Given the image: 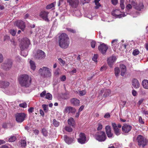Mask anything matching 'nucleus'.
Segmentation results:
<instances>
[{"mask_svg": "<svg viewBox=\"0 0 148 148\" xmlns=\"http://www.w3.org/2000/svg\"><path fill=\"white\" fill-rule=\"evenodd\" d=\"M18 81L22 86L28 87L31 83V79L27 74H23L20 75L18 77Z\"/></svg>", "mask_w": 148, "mask_h": 148, "instance_id": "nucleus-1", "label": "nucleus"}, {"mask_svg": "<svg viewBox=\"0 0 148 148\" xmlns=\"http://www.w3.org/2000/svg\"><path fill=\"white\" fill-rule=\"evenodd\" d=\"M59 45L63 49L67 48L69 44V38L65 34L62 33L59 36L58 39Z\"/></svg>", "mask_w": 148, "mask_h": 148, "instance_id": "nucleus-2", "label": "nucleus"}, {"mask_svg": "<svg viewBox=\"0 0 148 148\" xmlns=\"http://www.w3.org/2000/svg\"><path fill=\"white\" fill-rule=\"evenodd\" d=\"M51 69L47 67H43L39 69L38 73L43 77H51Z\"/></svg>", "mask_w": 148, "mask_h": 148, "instance_id": "nucleus-3", "label": "nucleus"}, {"mask_svg": "<svg viewBox=\"0 0 148 148\" xmlns=\"http://www.w3.org/2000/svg\"><path fill=\"white\" fill-rule=\"evenodd\" d=\"M136 141L138 143V145L140 147H144L147 144L148 140L147 138L141 135L137 136Z\"/></svg>", "mask_w": 148, "mask_h": 148, "instance_id": "nucleus-4", "label": "nucleus"}, {"mask_svg": "<svg viewBox=\"0 0 148 148\" xmlns=\"http://www.w3.org/2000/svg\"><path fill=\"white\" fill-rule=\"evenodd\" d=\"M107 138L105 132L101 131L97 133L95 135V138L99 142H103Z\"/></svg>", "mask_w": 148, "mask_h": 148, "instance_id": "nucleus-5", "label": "nucleus"}, {"mask_svg": "<svg viewBox=\"0 0 148 148\" xmlns=\"http://www.w3.org/2000/svg\"><path fill=\"white\" fill-rule=\"evenodd\" d=\"M12 66V62L11 59H7L1 65L2 68L5 70H9Z\"/></svg>", "mask_w": 148, "mask_h": 148, "instance_id": "nucleus-6", "label": "nucleus"}, {"mask_svg": "<svg viewBox=\"0 0 148 148\" xmlns=\"http://www.w3.org/2000/svg\"><path fill=\"white\" fill-rule=\"evenodd\" d=\"M30 44L29 40L27 38H23L21 40L20 47L22 50L27 48Z\"/></svg>", "mask_w": 148, "mask_h": 148, "instance_id": "nucleus-7", "label": "nucleus"}, {"mask_svg": "<svg viewBox=\"0 0 148 148\" xmlns=\"http://www.w3.org/2000/svg\"><path fill=\"white\" fill-rule=\"evenodd\" d=\"M16 121L18 123H21L25 120V115L23 113H17L15 115Z\"/></svg>", "mask_w": 148, "mask_h": 148, "instance_id": "nucleus-8", "label": "nucleus"}, {"mask_svg": "<svg viewBox=\"0 0 148 148\" xmlns=\"http://www.w3.org/2000/svg\"><path fill=\"white\" fill-rule=\"evenodd\" d=\"M45 57V53L41 50H38L36 54L35 55L36 58L39 60L44 59Z\"/></svg>", "mask_w": 148, "mask_h": 148, "instance_id": "nucleus-9", "label": "nucleus"}, {"mask_svg": "<svg viewBox=\"0 0 148 148\" xmlns=\"http://www.w3.org/2000/svg\"><path fill=\"white\" fill-rule=\"evenodd\" d=\"M98 49L102 54L105 53L108 49L107 45L104 43H101L99 46Z\"/></svg>", "mask_w": 148, "mask_h": 148, "instance_id": "nucleus-10", "label": "nucleus"}, {"mask_svg": "<svg viewBox=\"0 0 148 148\" xmlns=\"http://www.w3.org/2000/svg\"><path fill=\"white\" fill-rule=\"evenodd\" d=\"M14 25L19 27L22 31H23L25 27V23L21 20H18L16 21L14 23Z\"/></svg>", "mask_w": 148, "mask_h": 148, "instance_id": "nucleus-11", "label": "nucleus"}, {"mask_svg": "<svg viewBox=\"0 0 148 148\" xmlns=\"http://www.w3.org/2000/svg\"><path fill=\"white\" fill-rule=\"evenodd\" d=\"M48 12L45 11H41L39 14V16L44 21L47 22H49V20L48 18Z\"/></svg>", "mask_w": 148, "mask_h": 148, "instance_id": "nucleus-12", "label": "nucleus"}, {"mask_svg": "<svg viewBox=\"0 0 148 148\" xmlns=\"http://www.w3.org/2000/svg\"><path fill=\"white\" fill-rule=\"evenodd\" d=\"M111 92V90L109 89L102 90L100 91L99 96H101L103 94V97H106L109 96Z\"/></svg>", "mask_w": 148, "mask_h": 148, "instance_id": "nucleus-13", "label": "nucleus"}, {"mask_svg": "<svg viewBox=\"0 0 148 148\" xmlns=\"http://www.w3.org/2000/svg\"><path fill=\"white\" fill-rule=\"evenodd\" d=\"M132 4L134 9L138 10L140 11L143 8L144 6L142 3L137 4L135 2L133 1L132 2Z\"/></svg>", "mask_w": 148, "mask_h": 148, "instance_id": "nucleus-14", "label": "nucleus"}, {"mask_svg": "<svg viewBox=\"0 0 148 148\" xmlns=\"http://www.w3.org/2000/svg\"><path fill=\"white\" fill-rule=\"evenodd\" d=\"M67 1L70 5L74 8H77L79 3V0H67Z\"/></svg>", "mask_w": 148, "mask_h": 148, "instance_id": "nucleus-15", "label": "nucleus"}, {"mask_svg": "<svg viewBox=\"0 0 148 148\" xmlns=\"http://www.w3.org/2000/svg\"><path fill=\"white\" fill-rule=\"evenodd\" d=\"M79 136V137L78 139V142L81 144L85 143L86 141V137L85 134L82 133H80Z\"/></svg>", "mask_w": 148, "mask_h": 148, "instance_id": "nucleus-16", "label": "nucleus"}, {"mask_svg": "<svg viewBox=\"0 0 148 148\" xmlns=\"http://www.w3.org/2000/svg\"><path fill=\"white\" fill-rule=\"evenodd\" d=\"M121 12L118 10H115L112 12V15L116 18H120L125 16V14H120Z\"/></svg>", "mask_w": 148, "mask_h": 148, "instance_id": "nucleus-17", "label": "nucleus"}, {"mask_svg": "<svg viewBox=\"0 0 148 148\" xmlns=\"http://www.w3.org/2000/svg\"><path fill=\"white\" fill-rule=\"evenodd\" d=\"M76 111V110L73 107L69 106L66 107L65 108L64 112L65 113H75Z\"/></svg>", "mask_w": 148, "mask_h": 148, "instance_id": "nucleus-18", "label": "nucleus"}, {"mask_svg": "<svg viewBox=\"0 0 148 148\" xmlns=\"http://www.w3.org/2000/svg\"><path fill=\"white\" fill-rule=\"evenodd\" d=\"M116 60V57L114 56H112L108 59V64L110 67H112L113 64L115 62Z\"/></svg>", "mask_w": 148, "mask_h": 148, "instance_id": "nucleus-19", "label": "nucleus"}, {"mask_svg": "<svg viewBox=\"0 0 148 148\" xmlns=\"http://www.w3.org/2000/svg\"><path fill=\"white\" fill-rule=\"evenodd\" d=\"M112 48L115 51L119 47V42L117 39L113 40L112 42Z\"/></svg>", "mask_w": 148, "mask_h": 148, "instance_id": "nucleus-20", "label": "nucleus"}, {"mask_svg": "<svg viewBox=\"0 0 148 148\" xmlns=\"http://www.w3.org/2000/svg\"><path fill=\"white\" fill-rule=\"evenodd\" d=\"M112 127L115 134L118 136L120 134V130L119 129L115 123H112Z\"/></svg>", "mask_w": 148, "mask_h": 148, "instance_id": "nucleus-21", "label": "nucleus"}, {"mask_svg": "<svg viewBox=\"0 0 148 148\" xmlns=\"http://www.w3.org/2000/svg\"><path fill=\"white\" fill-rule=\"evenodd\" d=\"M132 128L131 126L129 125H124L122 127L123 131L125 133H128L130 131Z\"/></svg>", "mask_w": 148, "mask_h": 148, "instance_id": "nucleus-22", "label": "nucleus"}, {"mask_svg": "<svg viewBox=\"0 0 148 148\" xmlns=\"http://www.w3.org/2000/svg\"><path fill=\"white\" fill-rule=\"evenodd\" d=\"M132 86L135 88H139L140 84L137 79H133L132 80Z\"/></svg>", "mask_w": 148, "mask_h": 148, "instance_id": "nucleus-23", "label": "nucleus"}, {"mask_svg": "<svg viewBox=\"0 0 148 148\" xmlns=\"http://www.w3.org/2000/svg\"><path fill=\"white\" fill-rule=\"evenodd\" d=\"M120 68L121 69V75L123 76L126 71V66L124 64H122L120 65Z\"/></svg>", "mask_w": 148, "mask_h": 148, "instance_id": "nucleus-24", "label": "nucleus"}, {"mask_svg": "<svg viewBox=\"0 0 148 148\" xmlns=\"http://www.w3.org/2000/svg\"><path fill=\"white\" fill-rule=\"evenodd\" d=\"M64 138L65 142L68 144H71L74 141L73 138L69 137L66 136H64Z\"/></svg>", "mask_w": 148, "mask_h": 148, "instance_id": "nucleus-25", "label": "nucleus"}, {"mask_svg": "<svg viewBox=\"0 0 148 148\" xmlns=\"http://www.w3.org/2000/svg\"><path fill=\"white\" fill-rule=\"evenodd\" d=\"M71 103L74 106H78L79 105V100L76 98H73L71 99Z\"/></svg>", "mask_w": 148, "mask_h": 148, "instance_id": "nucleus-26", "label": "nucleus"}, {"mask_svg": "<svg viewBox=\"0 0 148 148\" xmlns=\"http://www.w3.org/2000/svg\"><path fill=\"white\" fill-rule=\"evenodd\" d=\"M142 85L143 87L147 89H148V80L144 79L142 82Z\"/></svg>", "mask_w": 148, "mask_h": 148, "instance_id": "nucleus-27", "label": "nucleus"}, {"mask_svg": "<svg viewBox=\"0 0 148 148\" xmlns=\"http://www.w3.org/2000/svg\"><path fill=\"white\" fill-rule=\"evenodd\" d=\"M68 123L69 125L72 127L74 126L75 125V122L73 118H70L68 120Z\"/></svg>", "mask_w": 148, "mask_h": 148, "instance_id": "nucleus-28", "label": "nucleus"}, {"mask_svg": "<svg viewBox=\"0 0 148 148\" xmlns=\"http://www.w3.org/2000/svg\"><path fill=\"white\" fill-rule=\"evenodd\" d=\"M30 67L31 69L33 71L35 70L36 66L35 62L32 60L29 61Z\"/></svg>", "mask_w": 148, "mask_h": 148, "instance_id": "nucleus-29", "label": "nucleus"}, {"mask_svg": "<svg viewBox=\"0 0 148 148\" xmlns=\"http://www.w3.org/2000/svg\"><path fill=\"white\" fill-rule=\"evenodd\" d=\"M1 84L2 86V87L4 88L8 86L10 84V83L9 82L6 81L1 82Z\"/></svg>", "mask_w": 148, "mask_h": 148, "instance_id": "nucleus-30", "label": "nucleus"}, {"mask_svg": "<svg viewBox=\"0 0 148 148\" xmlns=\"http://www.w3.org/2000/svg\"><path fill=\"white\" fill-rule=\"evenodd\" d=\"M100 0H95V2L96 6L95 7L96 9H98L99 7L101 6V4L99 3Z\"/></svg>", "mask_w": 148, "mask_h": 148, "instance_id": "nucleus-31", "label": "nucleus"}, {"mask_svg": "<svg viewBox=\"0 0 148 148\" xmlns=\"http://www.w3.org/2000/svg\"><path fill=\"white\" fill-rule=\"evenodd\" d=\"M43 110L45 112H47L49 110L48 105L45 104H43L42 106Z\"/></svg>", "mask_w": 148, "mask_h": 148, "instance_id": "nucleus-32", "label": "nucleus"}, {"mask_svg": "<svg viewBox=\"0 0 148 148\" xmlns=\"http://www.w3.org/2000/svg\"><path fill=\"white\" fill-rule=\"evenodd\" d=\"M53 124L55 127H58L59 126L60 123L56 119H54L53 120Z\"/></svg>", "mask_w": 148, "mask_h": 148, "instance_id": "nucleus-33", "label": "nucleus"}, {"mask_svg": "<svg viewBox=\"0 0 148 148\" xmlns=\"http://www.w3.org/2000/svg\"><path fill=\"white\" fill-rule=\"evenodd\" d=\"M56 5V2H54L48 5L46 7V9H50L54 7Z\"/></svg>", "mask_w": 148, "mask_h": 148, "instance_id": "nucleus-34", "label": "nucleus"}, {"mask_svg": "<svg viewBox=\"0 0 148 148\" xmlns=\"http://www.w3.org/2000/svg\"><path fill=\"white\" fill-rule=\"evenodd\" d=\"M42 133L44 136H46L48 135V132L47 131L45 128H43L42 129Z\"/></svg>", "mask_w": 148, "mask_h": 148, "instance_id": "nucleus-35", "label": "nucleus"}, {"mask_svg": "<svg viewBox=\"0 0 148 148\" xmlns=\"http://www.w3.org/2000/svg\"><path fill=\"white\" fill-rule=\"evenodd\" d=\"M16 139V137L14 136H11L10 138H9L8 141L9 142H13Z\"/></svg>", "mask_w": 148, "mask_h": 148, "instance_id": "nucleus-36", "label": "nucleus"}, {"mask_svg": "<svg viewBox=\"0 0 148 148\" xmlns=\"http://www.w3.org/2000/svg\"><path fill=\"white\" fill-rule=\"evenodd\" d=\"M133 6L132 4V2L130 3H129L127 5L126 7V9L127 10H129L131 9Z\"/></svg>", "mask_w": 148, "mask_h": 148, "instance_id": "nucleus-37", "label": "nucleus"}, {"mask_svg": "<svg viewBox=\"0 0 148 148\" xmlns=\"http://www.w3.org/2000/svg\"><path fill=\"white\" fill-rule=\"evenodd\" d=\"M124 0H120V5L122 9H123L125 8L124 5Z\"/></svg>", "mask_w": 148, "mask_h": 148, "instance_id": "nucleus-38", "label": "nucleus"}, {"mask_svg": "<svg viewBox=\"0 0 148 148\" xmlns=\"http://www.w3.org/2000/svg\"><path fill=\"white\" fill-rule=\"evenodd\" d=\"M115 74L116 77H118L119 73L120 70L118 68L116 67L114 69Z\"/></svg>", "mask_w": 148, "mask_h": 148, "instance_id": "nucleus-39", "label": "nucleus"}, {"mask_svg": "<svg viewBox=\"0 0 148 148\" xmlns=\"http://www.w3.org/2000/svg\"><path fill=\"white\" fill-rule=\"evenodd\" d=\"M21 146L22 147H25L26 145V140H22L21 142Z\"/></svg>", "mask_w": 148, "mask_h": 148, "instance_id": "nucleus-40", "label": "nucleus"}, {"mask_svg": "<svg viewBox=\"0 0 148 148\" xmlns=\"http://www.w3.org/2000/svg\"><path fill=\"white\" fill-rule=\"evenodd\" d=\"M106 133L111 131V128L110 126L107 125L105 127Z\"/></svg>", "mask_w": 148, "mask_h": 148, "instance_id": "nucleus-41", "label": "nucleus"}, {"mask_svg": "<svg viewBox=\"0 0 148 148\" xmlns=\"http://www.w3.org/2000/svg\"><path fill=\"white\" fill-rule=\"evenodd\" d=\"M64 129L66 131L69 132H71L73 131L72 129L69 126H66Z\"/></svg>", "mask_w": 148, "mask_h": 148, "instance_id": "nucleus-42", "label": "nucleus"}, {"mask_svg": "<svg viewBox=\"0 0 148 148\" xmlns=\"http://www.w3.org/2000/svg\"><path fill=\"white\" fill-rule=\"evenodd\" d=\"M45 98L49 99H51L52 98V95L49 93H47L46 95Z\"/></svg>", "mask_w": 148, "mask_h": 148, "instance_id": "nucleus-43", "label": "nucleus"}, {"mask_svg": "<svg viewBox=\"0 0 148 148\" xmlns=\"http://www.w3.org/2000/svg\"><path fill=\"white\" fill-rule=\"evenodd\" d=\"M139 52V51L138 49H136L134 50L132 54L134 56H135L138 55Z\"/></svg>", "mask_w": 148, "mask_h": 148, "instance_id": "nucleus-44", "label": "nucleus"}, {"mask_svg": "<svg viewBox=\"0 0 148 148\" xmlns=\"http://www.w3.org/2000/svg\"><path fill=\"white\" fill-rule=\"evenodd\" d=\"M74 14L76 16L79 17L81 15V13L79 10L75 11L74 12Z\"/></svg>", "mask_w": 148, "mask_h": 148, "instance_id": "nucleus-45", "label": "nucleus"}, {"mask_svg": "<svg viewBox=\"0 0 148 148\" xmlns=\"http://www.w3.org/2000/svg\"><path fill=\"white\" fill-rule=\"evenodd\" d=\"M10 33L13 36L15 35L16 31L14 29H11L9 31Z\"/></svg>", "mask_w": 148, "mask_h": 148, "instance_id": "nucleus-46", "label": "nucleus"}, {"mask_svg": "<svg viewBox=\"0 0 148 148\" xmlns=\"http://www.w3.org/2000/svg\"><path fill=\"white\" fill-rule=\"evenodd\" d=\"M108 137L109 138H111L112 137L113 134L112 133L111 131L108 132L106 133Z\"/></svg>", "mask_w": 148, "mask_h": 148, "instance_id": "nucleus-47", "label": "nucleus"}, {"mask_svg": "<svg viewBox=\"0 0 148 148\" xmlns=\"http://www.w3.org/2000/svg\"><path fill=\"white\" fill-rule=\"evenodd\" d=\"M19 106L23 108H26L27 106V104L26 103L24 102L19 104Z\"/></svg>", "mask_w": 148, "mask_h": 148, "instance_id": "nucleus-48", "label": "nucleus"}, {"mask_svg": "<svg viewBox=\"0 0 148 148\" xmlns=\"http://www.w3.org/2000/svg\"><path fill=\"white\" fill-rule=\"evenodd\" d=\"M91 45L92 48H94L95 47L96 42L93 40H92L91 42Z\"/></svg>", "mask_w": 148, "mask_h": 148, "instance_id": "nucleus-49", "label": "nucleus"}, {"mask_svg": "<svg viewBox=\"0 0 148 148\" xmlns=\"http://www.w3.org/2000/svg\"><path fill=\"white\" fill-rule=\"evenodd\" d=\"M79 94L81 96H83L85 95L86 93V91L85 90L79 91Z\"/></svg>", "mask_w": 148, "mask_h": 148, "instance_id": "nucleus-50", "label": "nucleus"}, {"mask_svg": "<svg viewBox=\"0 0 148 148\" xmlns=\"http://www.w3.org/2000/svg\"><path fill=\"white\" fill-rule=\"evenodd\" d=\"M98 57V55L97 54H95L93 57L92 58V60L95 62H97V59Z\"/></svg>", "mask_w": 148, "mask_h": 148, "instance_id": "nucleus-51", "label": "nucleus"}, {"mask_svg": "<svg viewBox=\"0 0 148 148\" xmlns=\"http://www.w3.org/2000/svg\"><path fill=\"white\" fill-rule=\"evenodd\" d=\"M4 58L2 54L0 53V63H2L3 61Z\"/></svg>", "mask_w": 148, "mask_h": 148, "instance_id": "nucleus-52", "label": "nucleus"}, {"mask_svg": "<svg viewBox=\"0 0 148 148\" xmlns=\"http://www.w3.org/2000/svg\"><path fill=\"white\" fill-rule=\"evenodd\" d=\"M112 3L114 5H116L118 3V0H111Z\"/></svg>", "mask_w": 148, "mask_h": 148, "instance_id": "nucleus-53", "label": "nucleus"}, {"mask_svg": "<svg viewBox=\"0 0 148 148\" xmlns=\"http://www.w3.org/2000/svg\"><path fill=\"white\" fill-rule=\"evenodd\" d=\"M46 91L45 90H44L40 93V96L42 97H44L45 95H46Z\"/></svg>", "mask_w": 148, "mask_h": 148, "instance_id": "nucleus-54", "label": "nucleus"}, {"mask_svg": "<svg viewBox=\"0 0 148 148\" xmlns=\"http://www.w3.org/2000/svg\"><path fill=\"white\" fill-rule=\"evenodd\" d=\"M60 79L62 81H64L66 79V77L65 75H63L60 77Z\"/></svg>", "mask_w": 148, "mask_h": 148, "instance_id": "nucleus-55", "label": "nucleus"}, {"mask_svg": "<svg viewBox=\"0 0 148 148\" xmlns=\"http://www.w3.org/2000/svg\"><path fill=\"white\" fill-rule=\"evenodd\" d=\"M67 29L68 31L73 33H74L76 32L75 30L70 28H67Z\"/></svg>", "mask_w": 148, "mask_h": 148, "instance_id": "nucleus-56", "label": "nucleus"}, {"mask_svg": "<svg viewBox=\"0 0 148 148\" xmlns=\"http://www.w3.org/2000/svg\"><path fill=\"white\" fill-rule=\"evenodd\" d=\"M58 60H59V62H60V63L62 64V65H64V64H65V62L64 61H63L62 60L61 58H59L58 59Z\"/></svg>", "mask_w": 148, "mask_h": 148, "instance_id": "nucleus-57", "label": "nucleus"}, {"mask_svg": "<svg viewBox=\"0 0 148 148\" xmlns=\"http://www.w3.org/2000/svg\"><path fill=\"white\" fill-rule=\"evenodd\" d=\"M103 127L102 125L100 123L98 124V126L97 128V130H99L102 129Z\"/></svg>", "mask_w": 148, "mask_h": 148, "instance_id": "nucleus-58", "label": "nucleus"}, {"mask_svg": "<svg viewBox=\"0 0 148 148\" xmlns=\"http://www.w3.org/2000/svg\"><path fill=\"white\" fill-rule=\"evenodd\" d=\"M110 117V115L109 113H106L104 116V117L105 118H108Z\"/></svg>", "mask_w": 148, "mask_h": 148, "instance_id": "nucleus-59", "label": "nucleus"}, {"mask_svg": "<svg viewBox=\"0 0 148 148\" xmlns=\"http://www.w3.org/2000/svg\"><path fill=\"white\" fill-rule=\"evenodd\" d=\"M54 73L55 75H58L59 73L58 69L56 70L54 72Z\"/></svg>", "mask_w": 148, "mask_h": 148, "instance_id": "nucleus-60", "label": "nucleus"}, {"mask_svg": "<svg viewBox=\"0 0 148 148\" xmlns=\"http://www.w3.org/2000/svg\"><path fill=\"white\" fill-rule=\"evenodd\" d=\"M132 94L134 96H136L137 95V93L136 91L133 90L132 91Z\"/></svg>", "mask_w": 148, "mask_h": 148, "instance_id": "nucleus-61", "label": "nucleus"}, {"mask_svg": "<svg viewBox=\"0 0 148 148\" xmlns=\"http://www.w3.org/2000/svg\"><path fill=\"white\" fill-rule=\"evenodd\" d=\"M144 100L143 99H140L138 103V104L139 105H140L143 102Z\"/></svg>", "mask_w": 148, "mask_h": 148, "instance_id": "nucleus-62", "label": "nucleus"}, {"mask_svg": "<svg viewBox=\"0 0 148 148\" xmlns=\"http://www.w3.org/2000/svg\"><path fill=\"white\" fill-rule=\"evenodd\" d=\"M34 109V108L33 107L30 108L28 110V111L29 112L32 113Z\"/></svg>", "mask_w": 148, "mask_h": 148, "instance_id": "nucleus-63", "label": "nucleus"}, {"mask_svg": "<svg viewBox=\"0 0 148 148\" xmlns=\"http://www.w3.org/2000/svg\"><path fill=\"white\" fill-rule=\"evenodd\" d=\"M142 112L143 114H145L148 115V111L146 110H142Z\"/></svg>", "mask_w": 148, "mask_h": 148, "instance_id": "nucleus-64", "label": "nucleus"}]
</instances>
